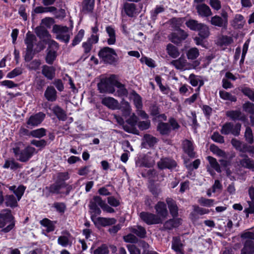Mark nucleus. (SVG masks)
Here are the masks:
<instances>
[{
  "mask_svg": "<svg viewBox=\"0 0 254 254\" xmlns=\"http://www.w3.org/2000/svg\"><path fill=\"white\" fill-rule=\"evenodd\" d=\"M98 206H100L103 211L108 213H114V209L106 203L105 201L103 200L101 197L99 196H95L93 199L90 201L89 207L92 210L95 214L100 215L101 210Z\"/></svg>",
  "mask_w": 254,
  "mask_h": 254,
  "instance_id": "1",
  "label": "nucleus"
},
{
  "mask_svg": "<svg viewBox=\"0 0 254 254\" xmlns=\"http://www.w3.org/2000/svg\"><path fill=\"white\" fill-rule=\"evenodd\" d=\"M9 224L4 228L1 229L4 233H7L13 229L15 225L14 217L9 209H4L0 213V228L4 227L7 224Z\"/></svg>",
  "mask_w": 254,
  "mask_h": 254,
  "instance_id": "2",
  "label": "nucleus"
},
{
  "mask_svg": "<svg viewBox=\"0 0 254 254\" xmlns=\"http://www.w3.org/2000/svg\"><path fill=\"white\" fill-rule=\"evenodd\" d=\"M116 81V77L115 75H112L108 78H103L98 83V90L102 93H113L115 92L114 86Z\"/></svg>",
  "mask_w": 254,
  "mask_h": 254,
  "instance_id": "3",
  "label": "nucleus"
},
{
  "mask_svg": "<svg viewBox=\"0 0 254 254\" xmlns=\"http://www.w3.org/2000/svg\"><path fill=\"white\" fill-rule=\"evenodd\" d=\"M12 150L15 157L22 162H27L34 154L37 153L35 148L31 146H28L22 150L18 147L13 148Z\"/></svg>",
  "mask_w": 254,
  "mask_h": 254,
  "instance_id": "4",
  "label": "nucleus"
},
{
  "mask_svg": "<svg viewBox=\"0 0 254 254\" xmlns=\"http://www.w3.org/2000/svg\"><path fill=\"white\" fill-rule=\"evenodd\" d=\"M241 237L245 239L244 247L241 250V254H254V232H247L241 235Z\"/></svg>",
  "mask_w": 254,
  "mask_h": 254,
  "instance_id": "5",
  "label": "nucleus"
},
{
  "mask_svg": "<svg viewBox=\"0 0 254 254\" xmlns=\"http://www.w3.org/2000/svg\"><path fill=\"white\" fill-rule=\"evenodd\" d=\"M72 186L66 183H59L56 182L50 185L48 188L49 191L52 193L68 195L71 190H72Z\"/></svg>",
  "mask_w": 254,
  "mask_h": 254,
  "instance_id": "6",
  "label": "nucleus"
},
{
  "mask_svg": "<svg viewBox=\"0 0 254 254\" xmlns=\"http://www.w3.org/2000/svg\"><path fill=\"white\" fill-rule=\"evenodd\" d=\"M98 56L105 63L112 64L116 62L117 55L113 49L105 47L99 51Z\"/></svg>",
  "mask_w": 254,
  "mask_h": 254,
  "instance_id": "7",
  "label": "nucleus"
},
{
  "mask_svg": "<svg viewBox=\"0 0 254 254\" xmlns=\"http://www.w3.org/2000/svg\"><path fill=\"white\" fill-rule=\"evenodd\" d=\"M211 25L220 28H226L228 24V13L222 9L220 15H215L211 17L210 20Z\"/></svg>",
  "mask_w": 254,
  "mask_h": 254,
  "instance_id": "8",
  "label": "nucleus"
},
{
  "mask_svg": "<svg viewBox=\"0 0 254 254\" xmlns=\"http://www.w3.org/2000/svg\"><path fill=\"white\" fill-rule=\"evenodd\" d=\"M242 125L237 123L235 125L231 122H227L224 124L220 130L223 134L227 135L230 133L237 136L240 135Z\"/></svg>",
  "mask_w": 254,
  "mask_h": 254,
  "instance_id": "9",
  "label": "nucleus"
},
{
  "mask_svg": "<svg viewBox=\"0 0 254 254\" xmlns=\"http://www.w3.org/2000/svg\"><path fill=\"white\" fill-rule=\"evenodd\" d=\"M53 31L56 33V38L67 43L70 39V35L67 33L68 28L66 26H61L58 25H54L53 27Z\"/></svg>",
  "mask_w": 254,
  "mask_h": 254,
  "instance_id": "10",
  "label": "nucleus"
},
{
  "mask_svg": "<svg viewBox=\"0 0 254 254\" xmlns=\"http://www.w3.org/2000/svg\"><path fill=\"white\" fill-rule=\"evenodd\" d=\"M139 216L141 219L148 225L158 224L162 222V219L160 217L153 213L142 212L140 213Z\"/></svg>",
  "mask_w": 254,
  "mask_h": 254,
  "instance_id": "11",
  "label": "nucleus"
},
{
  "mask_svg": "<svg viewBox=\"0 0 254 254\" xmlns=\"http://www.w3.org/2000/svg\"><path fill=\"white\" fill-rule=\"evenodd\" d=\"M129 17H136L140 11L137 8L136 5L133 3L126 2L123 4V11Z\"/></svg>",
  "mask_w": 254,
  "mask_h": 254,
  "instance_id": "12",
  "label": "nucleus"
},
{
  "mask_svg": "<svg viewBox=\"0 0 254 254\" xmlns=\"http://www.w3.org/2000/svg\"><path fill=\"white\" fill-rule=\"evenodd\" d=\"M45 114L43 112H39L31 116L26 123L28 127H32L40 125L45 118Z\"/></svg>",
  "mask_w": 254,
  "mask_h": 254,
  "instance_id": "13",
  "label": "nucleus"
},
{
  "mask_svg": "<svg viewBox=\"0 0 254 254\" xmlns=\"http://www.w3.org/2000/svg\"><path fill=\"white\" fill-rule=\"evenodd\" d=\"M188 34L183 30L179 29L176 32L172 33L170 36V40L174 44H178L185 40Z\"/></svg>",
  "mask_w": 254,
  "mask_h": 254,
  "instance_id": "14",
  "label": "nucleus"
},
{
  "mask_svg": "<svg viewBox=\"0 0 254 254\" xmlns=\"http://www.w3.org/2000/svg\"><path fill=\"white\" fill-rule=\"evenodd\" d=\"M171 64L177 69L185 70L190 67V64L188 63L184 56H181L178 59L173 60Z\"/></svg>",
  "mask_w": 254,
  "mask_h": 254,
  "instance_id": "15",
  "label": "nucleus"
},
{
  "mask_svg": "<svg viewBox=\"0 0 254 254\" xmlns=\"http://www.w3.org/2000/svg\"><path fill=\"white\" fill-rule=\"evenodd\" d=\"M246 24V20L243 15L236 14L230 22L231 26L235 29H242Z\"/></svg>",
  "mask_w": 254,
  "mask_h": 254,
  "instance_id": "16",
  "label": "nucleus"
},
{
  "mask_svg": "<svg viewBox=\"0 0 254 254\" xmlns=\"http://www.w3.org/2000/svg\"><path fill=\"white\" fill-rule=\"evenodd\" d=\"M195 7L198 15L201 17H207L212 15L210 8L205 3L196 4Z\"/></svg>",
  "mask_w": 254,
  "mask_h": 254,
  "instance_id": "17",
  "label": "nucleus"
},
{
  "mask_svg": "<svg viewBox=\"0 0 254 254\" xmlns=\"http://www.w3.org/2000/svg\"><path fill=\"white\" fill-rule=\"evenodd\" d=\"M182 148L184 151L190 158L195 157V153L194 151V147L192 142L188 139H185L182 142Z\"/></svg>",
  "mask_w": 254,
  "mask_h": 254,
  "instance_id": "18",
  "label": "nucleus"
},
{
  "mask_svg": "<svg viewBox=\"0 0 254 254\" xmlns=\"http://www.w3.org/2000/svg\"><path fill=\"white\" fill-rule=\"evenodd\" d=\"M193 211L190 214V218L193 221L197 220L198 215H202L208 214L209 212L208 209L202 208L197 205H193Z\"/></svg>",
  "mask_w": 254,
  "mask_h": 254,
  "instance_id": "19",
  "label": "nucleus"
},
{
  "mask_svg": "<svg viewBox=\"0 0 254 254\" xmlns=\"http://www.w3.org/2000/svg\"><path fill=\"white\" fill-rule=\"evenodd\" d=\"M158 166L161 169H172L174 168L177 166V163L173 159L165 158L161 159L158 163Z\"/></svg>",
  "mask_w": 254,
  "mask_h": 254,
  "instance_id": "20",
  "label": "nucleus"
},
{
  "mask_svg": "<svg viewBox=\"0 0 254 254\" xmlns=\"http://www.w3.org/2000/svg\"><path fill=\"white\" fill-rule=\"evenodd\" d=\"M226 116L233 121H244L245 119V116L240 110L227 111Z\"/></svg>",
  "mask_w": 254,
  "mask_h": 254,
  "instance_id": "21",
  "label": "nucleus"
},
{
  "mask_svg": "<svg viewBox=\"0 0 254 254\" xmlns=\"http://www.w3.org/2000/svg\"><path fill=\"white\" fill-rule=\"evenodd\" d=\"M155 209L157 214V215L160 217L162 220L166 218L168 215V210L164 202L159 201L155 206Z\"/></svg>",
  "mask_w": 254,
  "mask_h": 254,
  "instance_id": "22",
  "label": "nucleus"
},
{
  "mask_svg": "<svg viewBox=\"0 0 254 254\" xmlns=\"http://www.w3.org/2000/svg\"><path fill=\"white\" fill-rule=\"evenodd\" d=\"M249 193L251 198V201H248L249 207L245 209L244 212L246 214V217H248L249 214H254V189L250 188Z\"/></svg>",
  "mask_w": 254,
  "mask_h": 254,
  "instance_id": "23",
  "label": "nucleus"
},
{
  "mask_svg": "<svg viewBox=\"0 0 254 254\" xmlns=\"http://www.w3.org/2000/svg\"><path fill=\"white\" fill-rule=\"evenodd\" d=\"M44 97L49 101H55L57 99V92L54 87L48 86L45 91Z\"/></svg>",
  "mask_w": 254,
  "mask_h": 254,
  "instance_id": "24",
  "label": "nucleus"
},
{
  "mask_svg": "<svg viewBox=\"0 0 254 254\" xmlns=\"http://www.w3.org/2000/svg\"><path fill=\"white\" fill-rule=\"evenodd\" d=\"M56 69L54 66L44 65L42 66V73L49 80H52L55 76Z\"/></svg>",
  "mask_w": 254,
  "mask_h": 254,
  "instance_id": "25",
  "label": "nucleus"
},
{
  "mask_svg": "<svg viewBox=\"0 0 254 254\" xmlns=\"http://www.w3.org/2000/svg\"><path fill=\"white\" fill-rule=\"evenodd\" d=\"M172 248L178 253L181 254H184V245L181 242V238L179 237H174L173 238Z\"/></svg>",
  "mask_w": 254,
  "mask_h": 254,
  "instance_id": "26",
  "label": "nucleus"
},
{
  "mask_svg": "<svg viewBox=\"0 0 254 254\" xmlns=\"http://www.w3.org/2000/svg\"><path fill=\"white\" fill-rule=\"evenodd\" d=\"M157 131L162 135H168L171 131V127L169 123L160 122L157 127Z\"/></svg>",
  "mask_w": 254,
  "mask_h": 254,
  "instance_id": "27",
  "label": "nucleus"
},
{
  "mask_svg": "<svg viewBox=\"0 0 254 254\" xmlns=\"http://www.w3.org/2000/svg\"><path fill=\"white\" fill-rule=\"evenodd\" d=\"M54 114L60 121H65L67 119L65 111L58 105L54 106L52 109Z\"/></svg>",
  "mask_w": 254,
  "mask_h": 254,
  "instance_id": "28",
  "label": "nucleus"
},
{
  "mask_svg": "<svg viewBox=\"0 0 254 254\" xmlns=\"http://www.w3.org/2000/svg\"><path fill=\"white\" fill-rule=\"evenodd\" d=\"M95 0H83L81 4V11L84 13L92 12L94 7Z\"/></svg>",
  "mask_w": 254,
  "mask_h": 254,
  "instance_id": "29",
  "label": "nucleus"
},
{
  "mask_svg": "<svg viewBox=\"0 0 254 254\" xmlns=\"http://www.w3.org/2000/svg\"><path fill=\"white\" fill-rule=\"evenodd\" d=\"M181 224V220L179 219H171L164 224L162 230H170L174 228L178 227Z\"/></svg>",
  "mask_w": 254,
  "mask_h": 254,
  "instance_id": "30",
  "label": "nucleus"
},
{
  "mask_svg": "<svg viewBox=\"0 0 254 254\" xmlns=\"http://www.w3.org/2000/svg\"><path fill=\"white\" fill-rule=\"evenodd\" d=\"M129 231L135 234L140 238H144L146 237V231L145 229L141 226L137 225L129 228Z\"/></svg>",
  "mask_w": 254,
  "mask_h": 254,
  "instance_id": "31",
  "label": "nucleus"
},
{
  "mask_svg": "<svg viewBox=\"0 0 254 254\" xmlns=\"http://www.w3.org/2000/svg\"><path fill=\"white\" fill-rule=\"evenodd\" d=\"M37 41V38L35 35L28 31L24 39V43L26 45V48L33 49L34 44Z\"/></svg>",
  "mask_w": 254,
  "mask_h": 254,
  "instance_id": "32",
  "label": "nucleus"
},
{
  "mask_svg": "<svg viewBox=\"0 0 254 254\" xmlns=\"http://www.w3.org/2000/svg\"><path fill=\"white\" fill-rule=\"evenodd\" d=\"M40 223L42 226L47 228L46 231L49 233L55 230L57 222L51 221L48 218H44L41 220Z\"/></svg>",
  "mask_w": 254,
  "mask_h": 254,
  "instance_id": "33",
  "label": "nucleus"
},
{
  "mask_svg": "<svg viewBox=\"0 0 254 254\" xmlns=\"http://www.w3.org/2000/svg\"><path fill=\"white\" fill-rule=\"evenodd\" d=\"M106 31L109 38L107 40L108 45H112L115 44L116 41V33L115 29L111 26H108L106 28Z\"/></svg>",
  "mask_w": 254,
  "mask_h": 254,
  "instance_id": "34",
  "label": "nucleus"
},
{
  "mask_svg": "<svg viewBox=\"0 0 254 254\" xmlns=\"http://www.w3.org/2000/svg\"><path fill=\"white\" fill-rule=\"evenodd\" d=\"M116 87H117L118 90L116 92V94L119 97H127L128 95V91L126 89L125 85L117 80L115 82V85Z\"/></svg>",
  "mask_w": 254,
  "mask_h": 254,
  "instance_id": "35",
  "label": "nucleus"
},
{
  "mask_svg": "<svg viewBox=\"0 0 254 254\" xmlns=\"http://www.w3.org/2000/svg\"><path fill=\"white\" fill-rule=\"evenodd\" d=\"M97 223L103 227L112 225L115 224L117 220L114 218H107L104 217H98L97 218Z\"/></svg>",
  "mask_w": 254,
  "mask_h": 254,
  "instance_id": "36",
  "label": "nucleus"
},
{
  "mask_svg": "<svg viewBox=\"0 0 254 254\" xmlns=\"http://www.w3.org/2000/svg\"><path fill=\"white\" fill-rule=\"evenodd\" d=\"M166 50L168 54L172 58L175 59L180 55L178 48L171 44L167 45Z\"/></svg>",
  "mask_w": 254,
  "mask_h": 254,
  "instance_id": "37",
  "label": "nucleus"
},
{
  "mask_svg": "<svg viewBox=\"0 0 254 254\" xmlns=\"http://www.w3.org/2000/svg\"><path fill=\"white\" fill-rule=\"evenodd\" d=\"M240 165L245 168L254 170V160L250 158H246L242 159L239 161Z\"/></svg>",
  "mask_w": 254,
  "mask_h": 254,
  "instance_id": "38",
  "label": "nucleus"
},
{
  "mask_svg": "<svg viewBox=\"0 0 254 254\" xmlns=\"http://www.w3.org/2000/svg\"><path fill=\"white\" fill-rule=\"evenodd\" d=\"M102 103L111 109H114L117 105L118 102L112 97H105L102 100Z\"/></svg>",
  "mask_w": 254,
  "mask_h": 254,
  "instance_id": "39",
  "label": "nucleus"
},
{
  "mask_svg": "<svg viewBox=\"0 0 254 254\" xmlns=\"http://www.w3.org/2000/svg\"><path fill=\"white\" fill-rule=\"evenodd\" d=\"M197 31H198L199 36L202 38H207L210 35L208 27L203 23L201 24Z\"/></svg>",
  "mask_w": 254,
  "mask_h": 254,
  "instance_id": "40",
  "label": "nucleus"
},
{
  "mask_svg": "<svg viewBox=\"0 0 254 254\" xmlns=\"http://www.w3.org/2000/svg\"><path fill=\"white\" fill-rule=\"evenodd\" d=\"M219 95L220 98L224 100H228L232 102L237 101V97L235 96L224 90H220Z\"/></svg>",
  "mask_w": 254,
  "mask_h": 254,
  "instance_id": "41",
  "label": "nucleus"
},
{
  "mask_svg": "<svg viewBox=\"0 0 254 254\" xmlns=\"http://www.w3.org/2000/svg\"><path fill=\"white\" fill-rule=\"evenodd\" d=\"M187 57L189 60H195L199 55V52L195 47L191 48L186 53Z\"/></svg>",
  "mask_w": 254,
  "mask_h": 254,
  "instance_id": "42",
  "label": "nucleus"
},
{
  "mask_svg": "<svg viewBox=\"0 0 254 254\" xmlns=\"http://www.w3.org/2000/svg\"><path fill=\"white\" fill-rule=\"evenodd\" d=\"M35 32L40 38H48L50 36L48 30L43 27H37L35 29Z\"/></svg>",
  "mask_w": 254,
  "mask_h": 254,
  "instance_id": "43",
  "label": "nucleus"
},
{
  "mask_svg": "<svg viewBox=\"0 0 254 254\" xmlns=\"http://www.w3.org/2000/svg\"><path fill=\"white\" fill-rule=\"evenodd\" d=\"M57 52L55 51L50 50L48 51L46 55L45 60L49 64H52L56 59Z\"/></svg>",
  "mask_w": 254,
  "mask_h": 254,
  "instance_id": "44",
  "label": "nucleus"
},
{
  "mask_svg": "<svg viewBox=\"0 0 254 254\" xmlns=\"http://www.w3.org/2000/svg\"><path fill=\"white\" fill-rule=\"evenodd\" d=\"M201 24V23H199L198 21L194 19H190L186 22L187 26L193 31H197Z\"/></svg>",
  "mask_w": 254,
  "mask_h": 254,
  "instance_id": "45",
  "label": "nucleus"
},
{
  "mask_svg": "<svg viewBox=\"0 0 254 254\" xmlns=\"http://www.w3.org/2000/svg\"><path fill=\"white\" fill-rule=\"evenodd\" d=\"M5 203L7 206L15 207L17 205V200L15 196L12 195H6L5 198Z\"/></svg>",
  "mask_w": 254,
  "mask_h": 254,
  "instance_id": "46",
  "label": "nucleus"
},
{
  "mask_svg": "<svg viewBox=\"0 0 254 254\" xmlns=\"http://www.w3.org/2000/svg\"><path fill=\"white\" fill-rule=\"evenodd\" d=\"M131 94L133 96V102L136 109H142V103L141 97L134 91H133Z\"/></svg>",
  "mask_w": 254,
  "mask_h": 254,
  "instance_id": "47",
  "label": "nucleus"
},
{
  "mask_svg": "<svg viewBox=\"0 0 254 254\" xmlns=\"http://www.w3.org/2000/svg\"><path fill=\"white\" fill-rule=\"evenodd\" d=\"M120 109L124 116L127 117L130 115L131 108L129 104L127 102H123Z\"/></svg>",
  "mask_w": 254,
  "mask_h": 254,
  "instance_id": "48",
  "label": "nucleus"
},
{
  "mask_svg": "<svg viewBox=\"0 0 254 254\" xmlns=\"http://www.w3.org/2000/svg\"><path fill=\"white\" fill-rule=\"evenodd\" d=\"M210 150L219 156L223 157H227V154L225 152L220 149L218 146L214 144H211L210 145Z\"/></svg>",
  "mask_w": 254,
  "mask_h": 254,
  "instance_id": "49",
  "label": "nucleus"
},
{
  "mask_svg": "<svg viewBox=\"0 0 254 254\" xmlns=\"http://www.w3.org/2000/svg\"><path fill=\"white\" fill-rule=\"evenodd\" d=\"M207 159L212 168L218 173L221 172L220 165L215 158L209 156L207 157Z\"/></svg>",
  "mask_w": 254,
  "mask_h": 254,
  "instance_id": "50",
  "label": "nucleus"
},
{
  "mask_svg": "<svg viewBox=\"0 0 254 254\" xmlns=\"http://www.w3.org/2000/svg\"><path fill=\"white\" fill-rule=\"evenodd\" d=\"M244 136L246 141L249 144H252L254 143L253 134L250 127H246Z\"/></svg>",
  "mask_w": 254,
  "mask_h": 254,
  "instance_id": "51",
  "label": "nucleus"
},
{
  "mask_svg": "<svg viewBox=\"0 0 254 254\" xmlns=\"http://www.w3.org/2000/svg\"><path fill=\"white\" fill-rule=\"evenodd\" d=\"M46 130L44 128H40L32 130L30 134L34 137L41 138L46 135Z\"/></svg>",
  "mask_w": 254,
  "mask_h": 254,
  "instance_id": "52",
  "label": "nucleus"
},
{
  "mask_svg": "<svg viewBox=\"0 0 254 254\" xmlns=\"http://www.w3.org/2000/svg\"><path fill=\"white\" fill-rule=\"evenodd\" d=\"M144 139L150 147L153 146L158 141L157 138L148 134L144 135Z\"/></svg>",
  "mask_w": 254,
  "mask_h": 254,
  "instance_id": "53",
  "label": "nucleus"
},
{
  "mask_svg": "<svg viewBox=\"0 0 254 254\" xmlns=\"http://www.w3.org/2000/svg\"><path fill=\"white\" fill-rule=\"evenodd\" d=\"M69 175L68 172H59L57 175L56 181L59 183H65V181L68 180Z\"/></svg>",
  "mask_w": 254,
  "mask_h": 254,
  "instance_id": "54",
  "label": "nucleus"
},
{
  "mask_svg": "<svg viewBox=\"0 0 254 254\" xmlns=\"http://www.w3.org/2000/svg\"><path fill=\"white\" fill-rule=\"evenodd\" d=\"M242 92L249 98L254 101V90L248 87H244L242 89Z\"/></svg>",
  "mask_w": 254,
  "mask_h": 254,
  "instance_id": "55",
  "label": "nucleus"
},
{
  "mask_svg": "<svg viewBox=\"0 0 254 254\" xmlns=\"http://www.w3.org/2000/svg\"><path fill=\"white\" fill-rule=\"evenodd\" d=\"M243 110L251 114H254V104L247 102L243 105Z\"/></svg>",
  "mask_w": 254,
  "mask_h": 254,
  "instance_id": "56",
  "label": "nucleus"
},
{
  "mask_svg": "<svg viewBox=\"0 0 254 254\" xmlns=\"http://www.w3.org/2000/svg\"><path fill=\"white\" fill-rule=\"evenodd\" d=\"M109 251L108 247L103 244L101 246L98 247L94 251V254H108Z\"/></svg>",
  "mask_w": 254,
  "mask_h": 254,
  "instance_id": "57",
  "label": "nucleus"
},
{
  "mask_svg": "<svg viewBox=\"0 0 254 254\" xmlns=\"http://www.w3.org/2000/svg\"><path fill=\"white\" fill-rule=\"evenodd\" d=\"M84 34V31L81 29L72 40V46H75L78 44L82 39Z\"/></svg>",
  "mask_w": 254,
  "mask_h": 254,
  "instance_id": "58",
  "label": "nucleus"
},
{
  "mask_svg": "<svg viewBox=\"0 0 254 254\" xmlns=\"http://www.w3.org/2000/svg\"><path fill=\"white\" fill-rule=\"evenodd\" d=\"M214 200L211 199H207L204 197L200 198L198 202L201 205L207 207H210L214 204Z\"/></svg>",
  "mask_w": 254,
  "mask_h": 254,
  "instance_id": "59",
  "label": "nucleus"
},
{
  "mask_svg": "<svg viewBox=\"0 0 254 254\" xmlns=\"http://www.w3.org/2000/svg\"><path fill=\"white\" fill-rule=\"evenodd\" d=\"M58 243L64 247H66L71 244L68 238L66 236H60L58 239Z\"/></svg>",
  "mask_w": 254,
  "mask_h": 254,
  "instance_id": "60",
  "label": "nucleus"
},
{
  "mask_svg": "<svg viewBox=\"0 0 254 254\" xmlns=\"http://www.w3.org/2000/svg\"><path fill=\"white\" fill-rule=\"evenodd\" d=\"M35 50L33 49L26 48L25 55L24 56V60L26 62H30L34 57L35 53Z\"/></svg>",
  "mask_w": 254,
  "mask_h": 254,
  "instance_id": "61",
  "label": "nucleus"
},
{
  "mask_svg": "<svg viewBox=\"0 0 254 254\" xmlns=\"http://www.w3.org/2000/svg\"><path fill=\"white\" fill-rule=\"evenodd\" d=\"M125 242L130 243H136L138 242L137 238L132 234H129L123 237Z\"/></svg>",
  "mask_w": 254,
  "mask_h": 254,
  "instance_id": "62",
  "label": "nucleus"
},
{
  "mask_svg": "<svg viewBox=\"0 0 254 254\" xmlns=\"http://www.w3.org/2000/svg\"><path fill=\"white\" fill-rule=\"evenodd\" d=\"M22 73V69L20 67H17L13 69L12 71L8 73L6 77L9 78H14L18 75H20Z\"/></svg>",
  "mask_w": 254,
  "mask_h": 254,
  "instance_id": "63",
  "label": "nucleus"
},
{
  "mask_svg": "<svg viewBox=\"0 0 254 254\" xmlns=\"http://www.w3.org/2000/svg\"><path fill=\"white\" fill-rule=\"evenodd\" d=\"M41 64L40 61L35 60L30 62L28 65V68L30 70H37Z\"/></svg>",
  "mask_w": 254,
  "mask_h": 254,
  "instance_id": "64",
  "label": "nucleus"
}]
</instances>
